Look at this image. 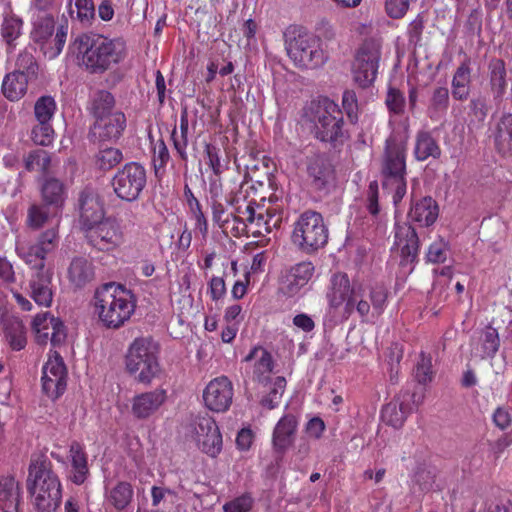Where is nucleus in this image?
Instances as JSON below:
<instances>
[{"label":"nucleus","instance_id":"obj_36","mask_svg":"<svg viewBox=\"0 0 512 512\" xmlns=\"http://www.w3.org/2000/svg\"><path fill=\"white\" fill-rule=\"evenodd\" d=\"M31 78L19 72L8 73L2 82V92L10 101L20 100L27 92Z\"/></svg>","mask_w":512,"mask_h":512},{"label":"nucleus","instance_id":"obj_19","mask_svg":"<svg viewBox=\"0 0 512 512\" xmlns=\"http://www.w3.org/2000/svg\"><path fill=\"white\" fill-rule=\"evenodd\" d=\"M79 223L83 230L104 218V207L97 192L85 188L78 198Z\"/></svg>","mask_w":512,"mask_h":512},{"label":"nucleus","instance_id":"obj_56","mask_svg":"<svg viewBox=\"0 0 512 512\" xmlns=\"http://www.w3.org/2000/svg\"><path fill=\"white\" fill-rule=\"evenodd\" d=\"M385 102L390 112L396 115H400L404 112L405 97L398 89L390 88Z\"/></svg>","mask_w":512,"mask_h":512},{"label":"nucleus","instance_id":"obj_31","mask_svg":"<svg viewBox=\"0 0 512 512\" xmlns=\"http://www.w3.org/2000/svg\"><path fill=\"white\" fill-rule=\"evenodd\" d=\"M408 216L411 221L419 223L420 226L428 227L438 217V205L432 197L426 196L413 203Z\"/></svg>","mask_w":512,"mask_h":512},{"label":"nucleus","instance_id":"obj_23","mask_svg":"<svg viewBox=\"0 0 512 512\" xmlns=\"http://www.w3.org/2000/svg\"><path fill=\"white\" fill-rule=\"evenodd\" d=\"M166 400V392L162 389L138 394L132 399L131 412L137 419H146L159 410Z\"/></svg>","mask_w":512,"mask_h":512},{"label":"nucleus","instance_id":"obj_13","mask_svg":"<svg viewBox=\"0 0 512 512\" xmlns=\"http://www.w3.org/2000/svg\"><path fill=\"white\" fill-rule=\"evenodd\" d=\"M380 59V46L374 41H365L357 50L352 66L354 81L368 87L375 80Z\"/></svg>","mask_w":512,"mask_h":512},{"label":"nucleus","instance_id":"obj_20","mask_svg":"<svg viewBox=\"0 0 512 512\" xmlns=\"http://www.w3.org/2000/svg\"><path fill=\"white\" fill-rule=\"evenodd\" d=\"M314 273V265L303 261L293 266L282 278L279 292L286 297H295L305 287Z\"/></svg>","mask_w":512,"mask_h":512},{"label":"nucleus","instance_id":"obj_25","mask_svg":"<svg viewBox=\"0 0 512 512\" xmlns=\"http://www.w3.org/2000/svg\"><path fill=\"white\" fill-rule=\"evenodd\" d=\"M282 212L276 208L263 209L258 207L254 212L252 223L248 224L250 234L254 237L264 236L274 229H279L282 224Z\"/></svg>","mask_w":512,"mask_h":512},{"label":"nucleus","instance_id":"obj_38","mask_svg":"<svg viewBox=\"0 0 512 512\" xmlns=\"http://www.w3.org/2000/svg\"><path fill=\"white\" fill-rule=\"evenodd\" d=\"M58 213L53 211L51 206L34 202L27 209L25 224L29 229L36 231L42 229Z\"/></svg>","mask_w":512,"mask_h":512},{"label":"nucleus","instance_id":"obj_63","mask_svg":"<svg viewBox=\"0 0 512 512\" xmlns=\"http://www.w3.org/2000/svg\"><path fill=\"white\" fill-rule=\"evenodd\" d=\"M446 244L442 241H437L429 246L426 258L431 263H442L446 260Z\"/></svg>","mask_w":512,"mask_h":512},{"label":"nucleus","instance_id":"obj_34","mask_svg":"<svg viewBox=\"0 0 512 512\" xmlns=\"http://www.w3.org/2000/svg\"><path fill=\"white\" fill-rule=\"evenodd\" d=\"M307 172L316 189H323L332 180L333 168L331 164L321 156H315L309 160Z\"/></svg>","mask_w":512,"mask_h":512},{"label":"nucleus","instance_id":"obj_54","mask_svg":"<svg viewBox=\"0 0 512 512\" xmlns=\"http://www.w3.org/2000/svg\"><path fill=\"white\" fill-rule=\"evenodd\" d=\"M342 107L351 123L358 120V102L353 90H345L342 96Z\"/></svg>","mask_w":512,"mask_h":512},{"label":"nucleus","instance_id":"obj_39","mask_svg":"<svg viewBox=\"0 0 512 512\" xmlns=\"http://www.w3.org/2000/svg\"><path fill=\"white\" fill-rule=\"evenodd\" d=\"M491 91L495 101H501L507 87L506 67L502 59H492L489 63Z\"/></svg>","mask_w":512,"mask_h":512},{"label":"nucleus","instance_id":"obj_49","mask_svg":"<svg viewBox=\"0 0 512 512\" xmlns=\"http://www.w3.org/2000/svg\"><path fill=\"white\" fill-rule=\"evenodd\" d=\"M38 71L37 62L32 52L27 49L21 51L15 61V70L13 72H19L25 74L28 78H35Z\"/></svg>","mask_w":512,"mask_h":512},{"label":"nucleus","instance_id":"obj_14","mask_svg":"<svg viewBox=\"0 0 512 512\" xmlns=\"http://www.w3.org/2000/svg\"><path fill=\"white\" fill-rule=\"evenodd\" d=\"M191 434L198 447L207 455L216 457L222 449V436L215 420L208 414L194 417Z\"/></svg>","mask_w":512,"mask_h":512},{"label":"nucleus","instance_id":"obj_27","mask_svg":"<svg viewBox=\"0 0 512 512\" xmlns=\"http://www.w3.org/2000/svg\"><path fill=\"white\" fill-rule=\"evenodd\" d=\"M95 277L93 263L85 257H75L67 269V278L74 289H81L92 282Z\"/></svg>","mask_w":512,"mask_h":512},{"label":"nucleus","instance_id":"obj_21","mask_svg":"<svg viewBox=\"0 0 512 512\" xmlns=\"http://www.w3.org/2000/svg\"><path fill=\"white\" fill-rule=\"evenodd\" d=\"M32 329L39 344H46L50 339L55 345L62 342L66 336L62 322L48 312L34 317Z\"/></svg>","mask_w":512,"mask_h":512},{"label":"nucleus","instance_id":"obj_3","mask_svg":"<svg viewBox=\"0 0 512 512\" xmlns=\"http://www.w3.org/2000/svg\"><path fill=\"white\" fill-rule=\"evenodd\" d=\"M27 488L38 512H54L59 507L62 498L61 483L51 461L45 456L32 458Z\"/></svg>","mask_w":512,"mask_h":512},{"label":"nucleus","instance_id":"obj_2","mask_svg":"<svg viewBox=\"0 0 512 512\" xmlns=\"http://www.w3.org/2000/svg\"><path fill=\"white\" fill-rule=\"evenodd\" d=\"M94 312L101 324L108 329L122 327L136 308L134 294L114 282L101 285L93 297Z\"/></svg>","mask_w":512,"mask_h":512},{"label":"nucleus","instance_id":"obj_22","mask_svg":"<svg viewBox=\"0 0 512 512\" xmlns=\"http://www.w3.org/2000/svg\"><path fill=\"white\" fill-rule=\"evenodd\" d=\"M394 245L401 255V265L413 264L418 256L419 239L415 229L407 224L396 225Z\"/></svg>","mask_w":512,"mask_h":512},{"label":"nucleus","instance_id":"obj_18","mask_svg":"<svg viewBox=\"0 0 512 512\" xmlns=\"http://www.w3.org/2000/svg\"><path fill=\"white\" fill-rule=\"evenodd\" d=\"M126 125L125 114L122 111H114L110 116L95 120L91 135L94 141L115 143L123 135Z\"/></svg>","mask_w":512,"mask_h":512},{"label":"nucleus","instance_id":"obj_29","mask_svg":"<svg viewBox=\"0 0 512 512\" xmlns=\"http://www.w3.org/2000/svg\"><path fill=\"white\" fill-rule=\"evenodd\" d=\"M40 195L42 203L51 206L55 212L61 211L67 197L65 185L53 177L43 179Z\"/></svg>","mask_w":512,"mask_h":512},{"label":"nucleus","instance_id":"obj_7","mask_svg":"<svg viewBox=\"0 0 512 512\" xmlns=\"http://www.w3.org/2000/svg\"><path fill=\"white\" fill-rule=\"evenodd\" d=\"M307 120L312 124L315 137L323 142H335L344 135L343 112L329 98L312 101L306 109Z\"/></svg>","mask_w":512,"mask_h":512},{"label":"nucleus","instance_id":"obj_44","mask_svg":"<svg viewBox=\"0 0 512 512\" xmlns=\"http://www.w3.org/2000/svg\"><path fill=\"white\" fill-rule=\"evenodd\" d=\"M368 299L367 292L362 286H353L352 294L344 306L345 313L351 315L356 310L360 317H366L371 309Z\"/></svg>","mask_w":512,"mask_h":512},{"label":"nucleus","instance_id":"obj_64","mask_svg":"<svg viewBox=\"0 0 512 512\" xmlns=\"http://www.w3.org/2000/svg\"><path fill=\"white\" fill-rule=\"evenodd\" d=\"M0 279L7 283L13 284L16 281L14 266L10 260L0 254Z\"/></svg>","mask_w":512,"mask_h":512},{"label":"nucleus","instance_id":"obj_61","mask_svg":"<svg viewBox=\"0 0 512 512\" xmlns=\"http://www.w3.org/2000/svg\"><path fill=\"white\" fill-rule=\"evenodd\" d=\"M205 152L208 158L207 163L211 167L214 176L219 177L224 170L219 155L220 150L214 145L207 144L205 147Z\"/></svg>","mask_w":512,"mask_h":512},{"label":"nucleus","instance_id":"obj_50","mask_svg":"<svg viewBox=\"0 0 512 512\" xmlns=\"http://www.w3.org/2000/svg\"><path fill=\"white\" fill-rule=\"evenodd\" d=\"M414 376L418 383L426 384L431 382L434 377V371L432 366V358L430 356L421 353L419 360L414 368Z\"/></svg>","mask_w":512,"mask_h":512},{"label":"nucleus","instance_id":"obj_46","mask_svg":"<svg viewBox=\"0 0 512 512\" xmlns=\"http://www.w3.org/2000/svg\"><path fill=\"white\" fill-rule=\"evenodd\" d=\"M27 171H40L44 175L50 173L51 157L49 153L42 149L31 151L24 159Z\"/></svg>","mask_w":512,"mask_h":512},{"label":"nucleus","instance_id":"obj_57","mask_svg":"<svg viewBox=\"0 0 512 512\" xmlns=\"http://www.w3.org/2000/svg\"><path fill=\"white\" fill-rule=\"evenodd\" d=\"M449 104V91L446 87H438L434 89L429 111L439 112L445 111Z\"/></svg>","mask_w":512,"mask_h":512},{"label":"nucleus","instance_id":"obj_9","mask_svg":"<svg viewBox=\"0 0 512 512\" xmlns=\"http://www.w3.org/2000/svg\"><path fill=\"white\" fill-rule=\"evenodd\" d=\"M328 228L322 215L308 210L294 223L292 242L303 252L313 253L323 248L328 241Z\"/></svg>","mask_w":512,"mask_h":512},{"label":"nucleus","instance_id":"obj_28","mask_svg":"<svg viewBox=\"0 0 512 512\" xmlns=\"http://www.w3.org/2000/svg\"><path fill=\"white\" fill-rule=\"evenodd\" d=\"M2 330L4 339L12 350L20 351L25 348L27 336L22 320L13 315H3Z\"/></svg>","mask_w":512,"mask_h":512},{"label":"nucleus","instance_id":"obj_47","mask_svg":"<svg viewBox=\"0 0 512 512\" xmlns=\"http://www.w3.org/2000/svg\"><path fill=\"white\" fill-rule=\"evenodd\" d=\"M57 109L55 99L52 96H41L34 104V115L37 122L50 123Z\"/></svg>","mask_w":512,"mask_h":512},{"label":"nucleus","instance_id":"obj_37","mask_svg":"<svg viewBox=\"0 0 512 512\" xmlns=\"http://www.w3.org/2000/svg\"><path fill=\"white\" fill-rule=\"evenodd\" d=\"M134 490L126 481H119L106 491V501L117 511L124 510L132 501Z\"/></svg>","mask_w":512,"mask_h":512},{"label":"nucleus","instance_id":"obj_52","mask_svg":"<svg viewBox=\"0 0 512 512\" xmlns=\"http://www.w3.org/2000/svg\"><path fill=\"white\" fill-rule=\"evenodd\" d=\"M185 196L187 198L188 205L190 210L196 220V226L200 230L201 233L205 234L207 232V220L204 216V213L201 210V206L197 198L192 193L191 189L188 186H185Z\"/></svg>","mask_w":512,"mask_h":512},{"label":"nucleus","instance_id":"obj_59","mask_svg":"<svg viewBox=\"0 0 512 512\" xmlns=\"http://www.w3.org/2000/svg\"><path fill=\"white\" fill-rule=\"evenodd\" d=\"M367 296L371 301L373 313L380 315L387 300L386 290L381 286H376L367 293Z\"/></svg>","mask_w":512,"mask_h":512},{"label":"nucleus","instance_id":"obj_6","mask_svg":"<svg viewBox=\"0 0 512 512\" xmlns=\"http://www.w3.org/2000/svg\"><path fill=\"white\" fill-rule=\"evenodd\" d=\"M406 149V138L392 134L385 141L381 164L383 188L392 194L394 205L402 201L407 191Z\"/></svg>","mask_w":512,"mask_h":512},{"label":"nucleus","instance_id":"obj_17","mask_svg":"<svg viewBox=\"0 0 512 512\" xmlns=\"http://www.w3.org/2000/svg\"><path fill=\"white\" fill-rule=\"evenodd\" d=\"M203 399L208 409L215 412L226 411L233 399V386L225 377H217L211 380L203 392Z\"/></svg>","mask_w":512,"mask_h":512},{"label":"nucleus","instance_id":"obj_35","mask_svg":"<svg viewBox=\"0 0 512 512\" xmlns=\"http://www.w3.org/2000/svg\"><path fill=\"white\" fill-rule=\"evenodd\" d=\"M23 20L9 11L4 14L0 33L5 42L7 52L11 53L16 47L17 39L22 35Z\"/></svg>","mask_w":512,"mask_h":512},{"label":"nucleus","instance_id":"obj_53","mask_svg":"<svg viewBox=\"0 0 512 512\" xmlns=\"http://www.w3.org/2000/svg\"><path fill=\"white\" fill-rule=\"evenodd\" d=\"M254 505V498L251 493L245 492L238 497L227 501L223 505L224 512H250Z\"/></svg>","mask_w":512,"mask_h":512},{"label":"nucleus","instance_id":"obj_15","mask_svg":"<svg viewBox=\"0 0 512 512\" xmlns=\"http://www.w3.org/2000/svg\"><path fill=\"white\" fill-rule=\"evenodd\" d=\"M91 246L100 251H109L123 242V232L114 218H103L84 230Z\"/></svg>","mask_w":512,"mask_h":512},{"label":"nucleus","instance_id":"obj_42","mask_svg":"<svg viewBox=\"0 0 512 512\" xmlns=\"http://www.w3.org/2000/svg\"><path fill=\"white\" fill-rule=\"evenodd\" d=\"M471 82V69L469 60L464 61L457 68L452 79V96L457 100H465L469 96Z\"/></svg>","mask_w":512,"mask_h":512},{"label":"nucleus","instance_id":"obj_30","mask_svg":"<svg viewBox=\"0 0 512 512\" xmlns=\"http://www.w3.org/2000/svg\"><path fill=\"white\" fill-rule=\"evenodd\" d=\"M353 287L350 286L349 278L344 273H336L331 277L330 288L327 292V300L331 308L337 309L346 305Z\"/></svg>","mask_w":512,"mask_h":512},{"label":"nucleus","instance_id":"obj_48","mask_svg":"<svg viewBox=\"0 0 512 512\" xmlns=\"http://www.w3.org/2000/svg\"><path fill=\"white\" fill-rule=\"evenodd\" d=\"M123 160L122 151L115 147H106L100 149L96 154L97 166L104 170H110Z\"/></svg>","mask_w":512,"mask_h":512},{"label":"nucleus","instance_id":"obj_10","mask_svg":"<svg viewBox=\"0 0 512 512\" xmlns=\"http://www.w3.org/2000/svg\"><path fill=\"white\" fill-rule=\"evenodd\" d=\"M286 50L289 58L300 68H318L327 59L320 40L315 35L300 30L286 41Z\"/></svg>","mask_w":512,"mask_h":512},{"label":"nucleus","instance_id":"obj_16","mask_svg":"<svg viewBox=\"0 0 512 512\" xmlns=\"http://www.w3.org/2000/svg\"><path fill=\"white\" fill-rule=\"evenodd\" d=\"M67 370L62 357L53 352L42 368V390L51 399L60 397L67 384Z\"/></svg>","mask_w":512,"mask_h":512},{"label":"nucleus","instance_id":"obj_62","mask_svg":"<svg viewBox=\"0 0 512 512\" xmlns=\"http://www.w3.org/2000/svg\"><path fill=\"white\" fill-rule=\"evenodd\" d=\"M77 18L82 23H88L95 15V8L92 0H75Z\"/></svg>","mask_w":512,"mask_h":512},{"label":"nucleus","instance_id":"obj_1","mask_svg":"<svg viewBox=\"0 0 512 512\" xmlns=\"http://www.w3.org/2000/svg\"><path fill=\"white\" fill-rule=\"evenodd\" d=\"M59 224L41 231L29 245H17L16 253L32 270L28 282L30 297L36 304L50 307L53 301V271L46 259L59 245Z\"/></svg>","mask_w":512,"mask_h":512},{"label":"nucleus","instance_id":"obj_4","mask_svg":"<svg viewBox=\"0 0 512 512\" xmlns=\"http://www.w3.org/2000/svg\"><path fill=\"white\" fill-rule=\"evenodd\" d=\"M243 362L252 381L258 385L260 392L265 394L260 400L262 406L275 408L285 391L286 379L282 376L271 378L274 362L270 352L261 346L254 347L245 356Z\"/></svg>","mask_w":512,"mask_h":512},{"label":"nucleus","instance_id":"obj_58","mask_svg":"<svg viewBox=\"0 0 512 512\" xmlns=\"http://www.w3.org/2000/svg\"><path fill=\"white\" fill-rule=\"evenodd\" d=\"M151 143L153 145V162L155 167H164L170 159L168 148L163 139H158L153 142L152 136L149 135Z\"/></svg>","mask_w":512,"mask_h":512},{"label":"nucleus","instance_id":"obj_45","mask_svg":"<svg viewBox=\"0 0 512 512\" xmlns=\"http://www.w3.org/2000/svg\"><path fill=\"white\" fill-rule=\"evenodd\" d=\"M114 111H118L115 109L114 96L106 90L96 92L92 100V113L95 119L110 116Z\"/></svg>","mask_w":512,"mask_h":512},{"label":"nucleus","instance_id":"obj_11","mask_svg":"<svg viewBox=\"0 0 512 512\" xmlns=\"http://www.w3.org/2000/svg\"><path fill=\"white\" fill-rule=\"evenodd\" d=\"M146 183V170L137 162L125 164L112 179L115 194L122 200L129 202L138 199Z\"/></svg>","mask_w":512,"mask_h":512},{"label":"nucleus","instance_id":"obj_60","mask_svg":"<svg viewBox=\"0 0 512 512\" xmlns=\"http://www.w3.org/2000/svg\"><path fill=\"white\" fill-rule=\"evenodd\" d=\"M409 9V0H385V11L393 19L404 17Z\"/></svg>","mask_w":512,"mask_h":512},{"label":"nucleus","instance_id":"obj_24","mask_svg":"<svg viewBox=\"0 0 512 512\" xmlns=\"http://www.w3.org/2000/svg\"><path fill=\"white\" fill-rule=\"evenodd\" d=\"M410 398L408 391L400 393L383 407L382 420L394 428H401L412 411Z\"/></svg>","mask_w":512,"mask_h":512},{"label":"nucleus","instance_id":"obj_55","mask_svg":"<svg viewBox=\"0 0 512 512\" xmlns=\"http://www.w3.org/2000/svg\"><path fill=\"white\" fill-rule=\"evenodd\" d=\"M224 223L221 229L226 234L230 233L234 237L250 234L248 224L237 220L232 214L225 217Z\"/></svg>","mask_w":512,"mask_h":512},{"label":"nucleus","instance_id":"obj_51","mask_svg":"<svg viewBox=\"0 0 512 512\" xmlns=\"http://www.w3.org/2000/svg\"><path fill=\"white\" fill-rule=\"evenodd\" d=\"M31 139L36 145L49 146L54 140L51 123L38 122L31 130Z\"/></svg>","mask_w":512,"mask_h":512},{"label":"nucleus","instance_id":"obj_40","mask_svg":"<svg viewBox=\"0 0 512 512\" xmlns=\"http://www.w3.org/2000/svg\"><path fill=\"white\" fill-rule=\"evenodd\" d=\"M500 346V338L497 330L492 326H486L480 334L475 347L476 355L480 358H492Z\"/></svg>","mask_w":512,"mask_h":512},{"label":"nucleus","instance_id":"obj_33","mask_svg":"<svg viewBox=\"0 0 512 512\" xmlns=\"http://www.w3.org/2000/svg\"><path fill=\"white\" fill-rule=\"evenodd\" d=\"M19 483L14 477L0 478V512H18Z\"/></svg>","mask_w":512,"mask_h":512},{"label":"nucleus","instance_id":"obj_32","mask_svg":"<svg viewBox=\"0 0 512 512\" xmlns=\"http://www.w3.org/2000/svg\"><path fill=\"white\" fill-rule=\"evenodd\" d=\"M413 153L417 161H425L430 157L438 159L441 156V148L431 132L421 130L415 136Z\"/></svg>","mask_w":512,"mask_h":512},{"label":"nucleus","instance_id":"obj_5","mask_svg":"<svg viewBox=\"0 0 512 512\" xmlns=\"http://www.w3.org/2000/svg\"><path fill=\"white\" fill-rule=\"evenodd\" d=\"M81 64L92 73H102L125 56V42L98 34H84L75 41Z\"/></svg>","mask_w":512,"mask_h":512},{"label":"nucleus","instance_id":"obj_26","mask_svg":"<svg viewBox=\"0 0 512 512\" xmlns=\"http://www.w3.org/2000/svg\"><path fill=\"white\" fill-rule=\"evenodd\" d=\"M298 421L292 414H286L277 422L272 444L277 453H284L293 443L297 431Z\"/></svg>","mask_w":512,"mask_h":512},{"label":"nucleus","instance_id":"obj_41","mask_svg":"<svg viewBox=\"0 0 512 512\" xmlns=\"http://www.w3.org/2000/svg\"><path fill=\"white\" fill-rule=\"evenodd\" d=\"M69 453L73 468L71 480L73 483L81 485L89 473L86 454L78 442H73L70 445Z\"/></svg>","mask_w":512,"mask_h":512},{"label":"nucleus","instance_id":"obj_8","mask_svg":"<svg viewBox=\"0 0 512 512\" xmlns=\"http://www.w3.org/2000/svg\"><path fill=\"white\" fill-rule=\"evenodd\" d=\"M158 353L159 346L151 338H136L126 355L127 371L138 382L149 384L161 371Z\"/></svg>","mask_w":512,"mask_h":512},{"label":"nucleus","instance_id":"obj_43","mask_svg":"<svg viewBox=\"0 0 512 512\" xmlns=\"http://www.w3.org/2000/svg\"><path fill=\"white\" fill-rule=\"evenodd\" d=\"M496 147L503 155L512 154V114H504L498 125L495 137Z\"/></svg>","mask_w":512,"mask_h":512},{"label":"nucleus","instance_id":"obj_12","mask_svg":"<svg viewBox=\"0 0 512 512\" xmlns=\"http://www.w3.org/2000/svg\"><path fill=\"white\" fill-rule=\"evenodd\" d=\"M55 21L50 15L38 19L31 33L34 42L40 45L44 55L49 59L56 58L62 51L67 37V27L60 26L54 32Z\"/></svg>","mask_w":512,"mask_h":512}]
</instances>
